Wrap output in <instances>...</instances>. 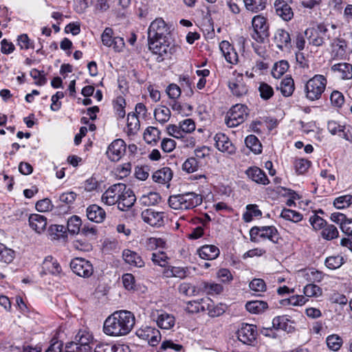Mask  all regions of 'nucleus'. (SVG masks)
<instances>
[{
  "label": "nucleus",
  "mask_w": 352,
  "mask_h": 352,
  "mask_svg": "<svg viewBox=\"0 0 352 352\" xmlns=\"http://www.w3.org/2000/svg\"><path fill=\"white\" fill-rule=\"evenodd\" d=\"M135 323L134 314L127 310L114 311L104 322L103 331L110 336H126L133 329Z\"/></svg>",
  "instance_id": "nucleus-1"
},
{
  "label": "nucleus",
  "mask_w": 352,
  "mask_h": 352,
  "mask_svg": "<svg viewBox=\"0 0 352 352\" xmlns=\"http://www.w3.org/2000/svg\"><path fill=\"white\" fill-rule=\"evenodd\" d=\"M202 196L193 192L178 194L169 197V206L174 210H190L202 203Z\"/></svg>",
  "instance_id": "nucleus-2"
},
{
  "label": "nucleus",
  "mask_w": 352,
  "mask_h": 352,
  "mask_svg": "<svg viewBox=\"0 0 352 352\" xmlns=\"http://www.w3.org/2000/svg\"><path fill=\"white\" fill-rule=\"evenodd\" d=\"M327 84V80L324 76L316 74L305 85L306 98L311 101L319 100L325 91Z\"/></svg>",
  "instance_id": "nucleus-3"
},
{
  "label": "nucleus",
  "mask_w": 352,
  "mask_h": 352,
  "mask_svg": "<svg viewBox=\"0 0 352 352\" xmlns=\"http://www.w3.org/2000/svg\"><path fill=\"white\" fill-rule=\"evenodd\" d=\"M305 34L309 44L316 47L322 46L334 35L324 23H319L314 28L307 29Z\"/></svg>",
  "instance_id": "nucleus-4"
},
{
  "label": "nucleus",
  "mask_w": 352,
  "mask_h": 352,
  "mask_svg": "<svg viewBox=\"0 0 352 352\" xmlns=\"http://www.w3.org/2000/svg\"><path fill=\"white\" fill-rule=\"evenodd\" d=\"M148 41L149 50L153 54L157 55L156 60L159 63L164 60V56L168 54H172L175 52L176 47L175 45L170 46V43L168 42L167 38H148Z\"/></svg>",
  "instance_id": "nucleus-5"
},
{
  "label": "nucleus",
  "mask_w": 352,
  "mask_h": 352,
  "mask_svg": "<svg viewBox=\"0 0 352 352\" xmlns=\"http://www.w3.org/2000/svg\"><path fill=\"white\" fill-rule=\"evenodd\" d=\"M252 25L253 28L252 38L259 43H264L270 36L266 19L261 15H256L252 20Z\"/></svg>",
  "instance_id": "nucleus-6"
},
{
  "label": "nucleus",
  "mask_w": 352,
  "mask_h": 352,
  "mask_svg": "<svg viewBox=\"0 0 352 352\" xmlns=\"http://www.w3.org/2000/svg\"><path fill=\"white\" fill-rule=\"evenodd\" d=\"M246 106L241 104L234 105L227 113L226 124L228 127H235L243 123L248 113Z\"/></svg>",
  "instance_id": "nucleus-7"
},
{
  "label": "nucleus",
  "mask_w": 352,
  "mask_h": 352,
  "mask_svg": "<svg viewBox=\"0 0 352 352\" xmlns=\"http://www.w3.org/2000/svg\"><path fill=\"white\" fill-rule=\"evenodd\" d=\"M170 28L162 18H157L151 22L148 29V38H167Z\"/></svg>",
  "instance_id": "nucleus-8"
},
{
  "label": "nucleus",
  "mask_w": 352,
  "mask_h": 352,
  "mask_svg": "<svg viewBox=\"0 0 352 352\" xmlns=\"http://www.w3.org/2000/svg\"><path fill=\"white\" fill-rule=\"evenodd\" d=\"M70 268L74 274L83 278H89L94 273L91 262L81 257L73 258L70 262Z\"/></svg>",
  "instance_id": "nucleus-9"
},
{
  "label": "nucleus",
  "mask_w": 352,
  "mask_h": 352,
  "mask_svg": "<svg viewBox=\"0 0 352 352\" xmlns=\"http://www.w3.org/2000/svg\"><path fill=\"white\" fill-rule=\"evenodd\" d=\"M126 185L122 183H118L111 186L102 195V201L107 206H113L118 204L120 200Z\"/></svg>",
  "instance_id": "nucleus-10"
},
{
  "label": "nucleus",
  "mask_w": 352,
  "mask_h": 352,
  "mask_svg": "<svg viewBox=\"0 0 352 352\" xmlns=\"http://www.w3.org/2000/svg\"><path fill=\"white\" fill-rule=\"evenodd\" d=\"M257 336L256 326L250 324H243L237 331L238 339L245 344H252Z\"/></svg>",
  "instance_id": "nucleus-11"
},
{
  "label": "nucleus",
  "mask_w": 352,
  "mask_h": 352,
  "mask_svg": "<svg viewBox=\"0 0 352 352\" xmlns=\"http://www.w3.org/2000/svg\"><path fill=\"white\" fill-rule=\"evenodd\" d=\"M125 151V142L121 139H117L108 146L107 155L111 161L118 162L124 155Z\"/></svg>",
  "instance_id": "nucleus-12"
},
{
  "label": "nucleus",
  "mask_w": 352,
  "mask_h": 352,
  "mask_svg": "<svg viewBox=\"0 0 352 352\" xmlns=\"http://www.w3.org/2000/svg\"><path fill=\"white\" fill-rule=\"evenodd\" d=\"M74 340L76 342L80 352H92V349L95 343L93 341V337L91 334L85 331H79L75 336Z\"/></svg>",
  "instance_id": "nucleus-13"
},
{
  "label": "nucleus",
  "mask_w": 352,
  "mask_h": 352,
  "mask_svg": "<svg viewBox=\"0 0 352 352\" xmlns=\"http://www.w3.org/2000/svg\"><path fill=\"white\" fill-rule=\"evenodd\" d=\"M143 221L151 226L160 227L164 224V213L146 209L141 214Z\"/></svg>",
  "instance_id": "nucleus-14"
},
{
  "label": "nucleus",
  "mask_w": 352,
  "mask_h": 352,
  "mask_svg": "<svg viewBox=\"0 0 352 352\" xmlns=\"http://www.w3.org/2000/svg\"><path fill=\"white\" fill-rule=\"evenodd\" d=\"M217 148L221 152L229 154L235 153V147L230 139L222 133H217L214 138Z\"/></svg>",
  "instance_id": "nucleus-15"
},
{
  "label": "nucleus",
  "mask_w": 352,
  "mask_h": 352,
  "mask_svg": "<svg viewBox=\"0 0 352 352\" xmlns=\"http://www.w3.org/2000/svg\"><path fill=\"white\" fill-rule=\"evenodd\" d=\"M274 8L277 15L285 21H290L294 16L291 6L284 0H276Z\"/></svg>",
  "instance_id": "nucleus-16"
},
{
  "label": "nucleus",
  "mask_w": 352,
  "mask_h": 352,
  "mask_svg": "<svg viewBox=\"0 0 352 352\" xmlns=\"http://www.w3.org/2000/svg\"><path fill=\"white\" fill-rule=\"evenodd\" d=\"M219 48L227 62L232 65L238 63V54L228 41H221L219 44Z\"/></svg>",
  "instance_id": "nucleus-17"
},
{
  "label": "nucleus",
  "mask_w": 352,
  "mask_h": 352,
  "mask_svg": "<svg viewBox=\"0 0 352 352\" xmlns=\"http://www.w3.org/2000/svg\"><path fill=\"white\" fill-rule=\"evenodd\" d=\"M135 201L136 198L133 191L126 186L118 204V208L122 211L126 210L134 205Z\"/></svg>",
  "instance_id": "nucleus-18"
},
{
  "label": "nucleus",
  "mask_w": 352,
  "mask_h": 352,
  "mask_svg": "<svg viewBox=\"0 0 352 352\" xmlns=\"http://www.w3.org/2000/svg\"><path fill=\"white\" fill-rule=\"evenodd\" d=\"M228 86L232 93L237 97L243 96L248 91V88L244 82L241 74H239L234 81L230 82Z\"/></svg>",
  "instance_id": "nucleus-19"
},
{
  "label": "nucleus",
  "mask_w": 352,
  "mask_h": 352,
  "mask_svg": "<svg viewBox=\"0 0 352 352\" xmlns=\"http://www.w3.org/2000/svg\"><path fill=\"white\" fill-rule=\"evenodd\" d=\"M246 175L252 181L263 185H267L270 183L266 174L263 170L256 166L250 167L246 171Z\"/></svg>",
  "instance_id": "nucleus-20"
},
{
  "label": "nucleus",
  "mask_w": 352,
  "mask_h": 352,
  "mask_svg": "<svg viewBox=\"0 0 352 352\" xmlns=\"http://www.w3.org/2000/svg\"><path fill=\"white\" fill-rule=\"evenodd\" d=\"M274 42L277 47L281 50L289 49L291 47V38L288 32L283 29H278L274 35Z\"/></svg>",
  "instance_id": "nucleus-21"
},
{
  "label": "nucleus",
  "mask_w": 352,
  "mask_h": 352,
  "mask_svg": "<svg viewBox=\"0 0 352 352\" xmlns=\"http://www.w3.org/2000/svg\"><path fill=\"white\" fill-rule=\"evenodd\" d=\"M28 221L30 228L37 233L43 232L47 226V218L38 214H30Z\"/></svg>",
  "instance_id": "nucleus-22"
},
{
  "label": "nucleus",
  "mask_w": 352,
  "mask_h": 352,
  "mask_svg": "<svg viewBox=\"0 0 352 352\" xmlns=\"http://www.w3.org/2000/svg\"><path fill=\"white\" fill-rule=\"evenodd\" d=\"M87 217L91 221L101 223L105 219L106 212L100 206L92 204L87 208Z\"/></svg>",
  "instance_id": "nucleus-23"
},
{
  "label": "nucleus",
  "mask_w": 352,
  "mask_h": 352,
  "mask_svg": "<svg viewBox=\"0 0 352 352\" xmlns=\"http://www.w3.org/2000/svg\"><path fill=\"white\" fill-rule=\"evenodd\" d=\"M197 254L201 258L204 260H214L219 254V249L213 245H205L197 250Z\"/></svg>",
  "instance_id": "nucleus-24"
},
{
  "label": "nucleus",
  "mask_w": 352,
  "mask_h": 352,
  "mask_svg": "<svg viewBox=\"0 0 352 352\" xmlns=\"http://www.w3.org/2000/svg\"><path fill=\"white\" fill-rule=\"evenodd\" d=\"M122 257L124 261L131 266L142 267L144 265L142 257L135 252L124 250L122 252Z\"/></svg>",
  "instance_id": "nucleus-25"
},
{
  "label": "nucleus",
  "mask_w": 352,
  "mask_h": 352,
  "mask_svg": "<svg viewBox=\"0 0 352 352\" xmlns=\"http://www.w3.org/2000/svg\"><path fill=\"white\" fill-rule=\"evenodd\" d=\"M173 177V171L169 167H164L156 170L152 176L153 180L158 184H165L168 183Z\"/></svg>",
  "instance_id": "nucleus-26"
},
{
  "label": "nucleus",
  "mask_w": 352,
  "mask_h": 352,
  "mask_svg": "<svg viewBox=\"0 0 352 352\" xmlns=\"http://www.w3.org/2000/svg\"><path fill=\"white\" fill-rule=\"evenodd\" d=\"M331 70L334 72H338L340 78L343 80H350L352 78V65L347 63H340L333 65Z\"/></svg>",
  "instance_id": "nucleus-27"
},
{
  "label": "nucleus",
  "mask_w": 352,
  "mask_h": 352,
  "mask_svg": "<svg viewBox=\"0 0 352 352\" xmlns=\"http://www.w3.org/2000/svg\"><path fill=\"white\" fill-rule=\"evenodd\" d=\"M43 270L45 273H50L54 275L60 274L61 272V267L56 259L52 256H47L42 265Z\"/></svg>",
  "instance_id": "nucleus-28"
},
{
  "label": "nucleus",
  "mask_w": 352,
  "mask_h": 352,
  "mask_svg": "<svg viewBox=\"0 0 352 352\" xmlns=\"http://www.w3.org/2000/svg\"><path fill=\"white\" fill-rule=\"evenodd\" d=\"M175 322L174 316L165 312L159 314L156 319L157 326L164 329H171L175 325Z\"/></svg>",
  "instance_id": "nucleus-29"
},
{
  "label": "nucleus",
  "mask_w": 352,
  "mask_h": 352,
  "mask_svg": "<svg viewBox=\"0 0 352 352\" xmlns=\"http://www.w3.org/2000/svg\"><path fill=\"white\" fill-rule=\"evenodd\" d=\"M245 308L252 314H258L266 310L268 308V305L265 301L252 300L245 304Z\"/></svg>",
  "instance_id": "nucleus-30"
},
{
  "label": "nucleus",
  "mask_w": 352,
  "mask_h": 352,
  "mask_svg": "<svg viewBox=\"0 0 352 352\" xmlns=\"http://www.w3.org/2000/svg\"><path fill=\"white\" fill-rule=\"evenodd\" d=\"M277 89L280 91L284 96H290L294 91V80L292 77H287L283 79Z\"/></svg>",
  "instance_id": "nucleus-31"
},
{
  "label": "nucleus",
  "mask_w": 352,
  "mask_h": 352,
  "mask_svg": "<svg viewBox=\"0 0 352 352\" xmlns=\"http://www.w3.org/2000/svg\"><path fill=\"white\" fill-rule=\"evenodd\" d=\"M261 238L267 239L274 243L278 241V232L274 226H261Z\"/></svg>",
  "instance_id": "nucleus-32"
},
{
  "label": "nucleus",
  "mask_w": 352,
  "mask_h": 352,
  "mask_svg": "<svg viewBox=\"0 0 352 352\" xmlns=\"http://www.w3.org/2000/svg\"><path fill=\"white\" fill-rule=\"evenodd\" d=\"M161 197L159 193L150 192L146 195H143L139 199V202L142 206H148L158 204Z\"/></svg>",
  "instance_id": "nucleus-33"
},
{
  "label": "nucleus",
  "mask_w": 352,
  "mask_h": 352,
  "mask_svg": "<svg viewBox=\"0 0 352 352\" xmlns=\"http://www.w3.org/2000/svg\"><path fill=\"white\" fill-rule=\"evenodd\" d=\"M155 120L161 124L167 122L170 118V111L165 106H160L154 111Z\"/></svg>",
  "instance_id": "nucleus-34"
},
{
  "label": "nucleus",
  "mask_w": 352,
  "mask_h": 352,
  "mask_svg": "<svg viewBox=\"0 0 352 352\" xmlns=\"http://www.w3.org/2000/svg\"><path fill=\"white\" fill-rule=\"evenodd\" d=\"M247 10L252 12L263 10L267 4V0H243Z\"/></svg>",
  "instance_id": "nucleus-35"
},
{
  "label": "nucleus",
  "mask_w": 352,
  "mask_h": 352,
  "mask_svg": "<svg viewBox=\"0 0 352 352\" xmlns=\"http://www.w3.org/2000/svg\"><path fill=\"white\" fill-rule=\"evenodd\" d=\"M245 143L255 154H259L262 151V145L258 139L254 135H250L246 137Z\"/></svg>",
  "instance_id": "nucleus-36"
},
{
  "label": "nucleus",
  "mask_w": 352,
  "mask_h": 352,
  "mask_svg": "<svg viewBox=\"0 0 352 352\" xmlns=\"http://www.w3.org/2000/svg\"><path fill=\"white\" fill-rule=\"evenodd\" d=\"M326 343L330 350L333 351H338L343 344V340L340 336L337 334H332L327 336Z\"/></svg>",
  "instance_id": "nucleus-37"
},
{
  "label": "nucleus",
  "mask_w": 352,
  "mask_h": 352,
  "mask_svg": "<svg viewBox=\"0 0 352 352\" xmlns=\"http://www.w3.org/2000/svg\"><path fill=\"white\" fill-rule=\"evenodd\" d=\"M140 121L135 113H129L127 116V128L129 134H134L140 129Z\"/></svg>",
  "instance_id": "nucleus-38"
},
{
  "label": "nucleus",
  "mask_w": 352,
  "mask_h": 352,
  "mask_svg": "<svg viewBox=\"0 0 352 352\" xmlns=\"http://www.w3.org/2000/svg\"><path fill=\"white\" fill-rule=\"evenodd\" d=\"M289 69L287 60H280L276 63L272 68V74L276 78H280Z\"/></svg>",
  "instance_id": "nucleus-39"
},
{
  "label": "nucleus",
  "mask_w": 352,
  "mask_h": 352,
  "mask_svg": "<svg viewBox=\"0 0 352 352\" xmlns=\"http://www.w3.org/2000/svg\"><path fill=\"white\" fill-rule=\"evenodd\" d=\"M323 239L330 241L338 236L339 232L337 228L332 224H326L321 231Z\"/></svg>",
  "instance_id": "nucleus-40"
},
{
  "label": "nucleus",
  "mask_w": 352,
  "mask_h": 352,
  "mask_svg": "<svg viewBox=\"0 0 352 352\" xmlns=\"http://www.w3.org/2000/svg\"><path fill=\"white\" fill-rule=\"evenodd\" d=\"M246 209L247 211L243 214V219L245 222H250L253 217H258L262 215L261 211L256 204H249Z\"/></svg>",
  "instance_id": "nucleus-41"
},
{
  "label": "nucleus",
  "mask_w": 352,
  "mask_h": 352,
  "mask_svg": "<svg viewBox=\"0 0 352 352\" xmlns=\"http://www.w3.org/2000/svg\"><path fill=\"white\" fill-rule=\"evenodd\" d=\"M208 300L201 299L199 300L189 301L187 302L186 310L190 313H197L206 310V302Z\"/></svg>",
  "instance_id": "nucleus-42"
},
{
  "label": "nucleus",
  "mask_w": 352,
  "mask_h": 352,
  "mask_svg": "<svg viewBox=\"0 0 352 352\" xmlns=\"http://www.w3.org/2000/svg\"><path fill=\"white\" fill-rule=\"evenodd\" d=\"M160 131L154 126H148L144 133V139L148 143H152L153 142H156L160 139Z\"/></svg>",
  "instance_id": "nucleus-43"
},
{
  "label": "nucleus",
  "mask_w": 352,
  "mask_h": 352,
  "mask_svg": "<svg viewBox=\"0 0 352 352\" xmlns=\"http://www.w3.org/2000/svg\"><path fill=\"white\" fill-rule=\"evenodd\" d=\"M280 217L294 223L299 222L302 219V215L300 212L286 208L282 210Z\"/></svg>",
  "instance_id": "nucleus-44"
},
{
  "label": "nucleus",
  "mask_w": 352,
  "mask_h": 352,
  "mask_svg": "<svg viewBox=\"0 0 352 352\" xmlns=\"http://www.w3.org/2000/svg\"><path fill=\"white\" fill-rule=\"evenodd\" d=\"M14 258V251L0 243V261L10 263Z\"/></svg>",
  "instance_id": "nucleus-45"
},
{
  "label": "nucleus",
  "mask_w": 352,
  "mask_h": 352,
  "mask_svg": "<svg viewBox=\"0 0 352 352\" xmlns=\"http://www.w3.org/2000/svg\"><path fill=\"white\" fill-rule=\"evenodd\" d=\"M82 221L76 215L71 217L67 221V230L71 234H78L80 229Z\"/></svg>",
  "instance_id": "nucleus-46"
},
{
  "label": "nucleus",
  "mask_w": 352,
  "mask_h": 352,
  "mask_svg": "<svg viewBox=\"0 0 352 352\" xmlns=\"http://www.w3.org/2000/svg\"><path fill=\"white\" fill-rule=\"evenodd\" d=\"M352 204V195H345L335 199L333 206L338 209L349 207Z\"/></svg>",
  "instance_id": "nucleus-47"
},
{
  "label": "nucleus",
  "mask_w": 352,
  "mask_h": 352,
  "mask_svg": "<svg viewBox=\"0 0 352 352\" xmlns=\"http://www.w3.org/2000/svg\"><path fill=\"white\" fill-rule=\"evenodd\" d=\"M210 302H206V309L208 310V314L210 317H217L222 315L225 312V309L222 305L215 306L214 303L208 299Z\"/></svg>",
  "instance_id": "nucleus-48"
},
{
  "label": "nucleus",
  "mask_w": 352,
  "mask_h": 352,
  "mask_svg": "<svg viewBox=\"0 0 352 352\" xmlns=\"http://www.w3.org/2000/svg\"><path fill=\"white\" fill-rule=\"evenodd\" d=\"M151 260L154 264L165 267L168 264V257L164 252H158L152 253Z\"/></svg>",
  "instance_id": "nucleus-49"
},
{
  "label": "nucleus",
  "mask_w": 352,
  "mask_h": 352,
  "mask_svg": "<svg viewBox=\"0 0 352 352\" xmlns=\"http://www.w3.org/2000/svg\"><path fill=\"white\" fill-rule=\"evenodd\" d=\"M203 289L208 294H219L223 291V287L220 284L214 283H204Z\"/></svg>",
  "instance_id": "nucleus-50"
},
{
  "label": "nucleus",
  "mask_w": 352,
  "mask_h": 352,
  "mask_svg": "<svg viewBox=\"0 0 352 352\" xmlns=\"http://www.w3.org/2000/svg\"><path fill=\"white\" fill-rule=\"evenodd\" d=\"M178 289L180 294L186 296H192L197 293L196 287L190 283H183L180 284Z\"/></svg>",
  "instance_id": "nucleus-51"
},
{
  "label": "nucleus",
  "mask_w": 352,
  "mask_h": 352,
  "mask_svg": "<svg viewBox=\"0 0 352 352\" xmlns=\"http://www.w3.org/2000/svg\"><path fill=\"white\" fill-rule=\"evenodd\" d=\"M288 321L289 320L285 316H276L272 320V328L286 331L288 327Z\"/></svg>",
  "instance_id": "nucleus-52"
},
{
  "label": "nucleus",
  "mask_w": 352,
  "mask_h": 352,
  "mask_svg": "<svg viewBox=\"0 0 352 352\" xmlns=\"http://www.w3.org/2000/svg\"><path fill=\"white\" fill-rule=\"evenodd\" d=\"M31 77L34 79L35 84L38 86L44 85L47 82V78L44 74V71H39L36 69H32L30 71Z\"/></svg>",
  "instance_id": "nucleus-53"
},
{
  "label": "nucleus",
  "mask_w": 352,
  "mask_h": 352,
  "mask_svg": "<svg viewBox=\"0 0 352 352\" xmlns=\"http://www.w3.org/2000/svg\"><path fill=\"white\" fill-rule=\"evenodd\" d=\"M303 292L307 297L320 296L322 295V289L314 284L307 285L304 287Z\"/></svg>",
  "instance_id": "nucleus-54"
},
{
  "label": "nucleus",
  "mask_w": 352,
  "mask_h": 352,
  "mask_svg": "<svg viewBox=\"0 0 352 352\" xmlns=\"http://www.w3.org/2000/svg\"><path fill=\"white\" fill-rule=\"evenodd\" d=\"M17 45L20 47L21 50H28L34 48L33 42L29 38L28 34H23L17 38Z\"/></svg>",
  "instance_id": "nucleus-55"
},
{
  "label": "nucleus",
  "mask_w": 352,
  "mask_h": 352,
  "mask_svg": "<svg viewBox=\"0 0 352 352\" xmlns=\"http://www.w3.org/2000/svg\"><path fill=\"white\" fill-rule=\"evenodd\" d=\"M343 264V258L340 256H329L326 258L325 265L331 270L339 268Z\"/></svg>",
  "instance_id": "nucleus-56"
},
{
  "label": "nucleus",
  "mask_w": 352,
  "mask_h": 352,
  "mask_svg": "<svg viewBox=\"0 0 352 352\" xmlns=\"http://www.w3.org/2000/svg\"><path fill=\"white\" fill-rule=\"evenodd\" d=\"M199 167V162L195 157H190L187 159L182 165L184 170L188 173L195 172Z\"/></svg>",
  "instance_id": "nucleus-57"
},
{
  "label": "nucleus",
  "mask_w": 352,
  "mask_h": 352,
  "mask_svg": "<svg viewBox=\"0 0 352 352\" xmlns=\"http://www.w3.org/2000/svg\"><path fill=\"white\" fill-rule=\"evenodd\" d=\"M258 89L261 97L264 100L270 99L274 94L272 87L265 82L261 83Z\"/></svg>",
  "instance_id": "nucleus-58"
},
{
  "label": "nucleus",
  "mask_w": 352,
  "mask_h": 352,
  "mask_svg": "<svg viewBox=\"0 0 352 352\" xmlns=\"http://www.w3.org/2000/svg\"><path fill=\"white\" fill-rule=\"evenodd\" d=\"M310 164L307 160L297 159L294 162L295 169L298 174H303L308 170Z\"/></svg>",
  "instance_id": "nucleus-59"
},
{
  "label": "nucleus",
  "mask_w": 352,
  "mask_h": 352,
  "mask_svg": "<svg viewBox=\"0 0 352 352\" xmlns=\"http://www.w3.org/2000/svg\"><path fill=\"white\" fill-rule=\"evenodd\" d=\"M52 208L53 205L52 204V201L50 199L47 198L39 200L36 204V209L38 212H47L52 210Z\"/></svg>",
  "instance_id": "nucleus-60"
},
{
  "label": "nucleus",
  "mask_w": 352,
  "mask_h": 352,
  "mask_svg": "<svg viewBox=\"0 0 352 352\" xmlns=\"http://www.w3.org/2000/svg\"><path fill=\"white\" fill-rule=\"evenodd\" d=\"M331 104L336 107H341L344 104V98L343 94L338 91H333L330 96Z\"/></svg>",
  "instance_id": "nucleus-61"
},
{
  "label": "nucleus",
  "mask_w": 352,
  "mask_h": 352,
  "mask_svg": "<svg viewBox=\"0 0 352 352\" xmlns=\"http://www.w3.org/2000/svg\"><path fill=\"white\" fill-rule=\"evenodd\" d=\"M179 126L184 133H190L195 131V123L192 119H185L184 120L179 122Z\"/></svg>",
  "instance_id": "nucleus-62"
},
{
  "label": "nucleus",
  "mask_w": 352,
  "mask_h": 352,
  "mask_svg": "<svg viewBox=\"0 0 352 352\" xmlns=\"http://www.w3.org/2000/svg\"><path fill=\"white\" fill-rule=\"evenodd\" d=\"M155 329V328L148 326L142 327L136 331V335L140 338L147 341Z\"/></svg>",
  "instance_id": "nucleus-63"
},
{
  "label": "nucleus",
  "mask_w": 352,
  "mask_h": 352,
  "mask_svg": "<svg viewBox=\"0 0 352 352\" xmlns=\"http://www.w3.org/2000/svg\"><path fill=\"white\" fill-rule=\"evenodd\" d=\"M250 288L254 292H263L266 289L265 281L261 278H254L250 283Z\"/></svg>",
  "instance_id": "nucleus-64"
}]
</instances>
